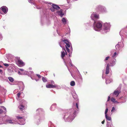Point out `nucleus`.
Here are the masks:
<instances>
[{
	"mask_svg": "<svg viewBox=\"0 0 127 127\" xmlns=\"http://www.w3.org/2000/svg\"><path fill=\"white\" fill-rule=\"evenodd\" d=\"M63 49H64V50L65 51V52L66 53V51H65V50L64 49V48L63 49Z\"/></svg>",
	"mask_w": 127,
	"mask_h": 127,
	"instance_id": "obj_60",
	"label": "nucleus"
},
{
	"mask_svg": "<svg viewBox=\"0 0 127 127\" xmlns=\"http://www.w3.org/2000/svg\"><path fill=\"white\" fill-rule=\"evenodd\" d=\"M5 123L7 124H16L13 119L9 118L7 119L5 121Z\"/></svg>",
	"mask_w": 127,
	"mask_h": 127,
	"instance_id": "obj_11",
	"label": "nucleus"
},
{
	"mask_svg": "<svg viewBox=\"0 0 127 127\" xmlns=\"http://www.w3.org/2000/svg\"><path fill=\"white\" fill-rule=\"evenodd\" d=\"M102 78L103 79H104V78H103V75H102Z\"/></svg>",
	"mask_w": 127,
	"mask_h": 127,
	"instance_id": "obj_63",
	"label": "nucleus"
},
{
	"mask_svg": "<svg viewBox=\"0 0 127 127\" xmlns=\"http://www.w3.org/2000/svg\"><path fill=\"white\" fill-rule=\"evenodd\" d=\"M66 47V50L67 52L69 53V57H71V54L72 53V46L71 47V49L70 51L69 49V48H68V47L66 46H65Z\"/></svg>",
	"mask_w": 127,
	"mask_h": 127,
	"instance_id": "obj_17",
	"label": "nucleus"
},
{
	"mask_svg": "<svg viewBox=\"0 0 127 127\" xmlns=\"http://www.w3.org/2000/svg\"><path fill=\"white\" fill-rule=\"evenodd\" d=\"M59 45H60V46L61 47H62V46H61V44H60V43H59Z\"/></svg>",
	"mask_w": 127,
	"mask_h": 127,
	"instance_id": "obj_62",
	"label": "nucleus"
},
{
	"mask_svg": "<svg viewBox=\"0 0 127 127\" xmlns=\"http://www.w3.org/2000/svg\"><path fill=\"white\" fill-rule=\"evenodd\" d=\"M30 72H31V73H33V71H30Z\"/></svg>",
	"mask_w": 127,
	"mask_h": 127,
	"instance_id": "obj_59",
	"label": "nucleus"
},
{
	"mask_svg": "<svg viewBox=\"0 0 127 127\" xmlns=\"http://www.w3.org/2000/svg\"><path fill=\"white\" fill-rule=\"evenodd\" d=\"M98 11H100L102 12H106V8L103 6H98L96 8Z\"/></svg>",
	"mask_w": 127,
	"mask_h": 127,
	"instance_id": "obj_8",
	"label": "nucleus"
},
{
	"mask_svg": "<svg viewBox=\"0 0 127 127\" xmlns=\"http://www.w3.org/2000/svg\"><path fill=\"white\" fill-rule=\"evenodd\" d=\"M116 62V60H114L112 62V63H111L110 66H114Z\"/></svg>",
	"mask_w": 127,
	"mask_h": 127,
	"instance_id": "obj_33",
	"label": "nucleus"
},
{
	"mask_svg": "<svg viewBox=\"0 0 127 127\" xmlns=\"http://www.w3.org/2000/svg\"><path fill=\"white\" fill-rule=\"evenodd\" d=\"M2 67V65H1L0 64V68H1Z\"/></svg>",
	"mask_w": 127,
	"mask_h": 127,
	"instance_id": "obj_61",
	"label": "nucleus"
},
{
	"mask_svg": "<svg viewBox=\"0 0 127 127\" xmlns=\"http://www.w3.org/2000/svg\"><path fill=\"white\" fill-rule=\"evenodd\" d=\"M69 63L70 64L71 66H72L73 65H72V64L71 60L70 59H69Z\"/></svg>",
	"mask_w": 127,
	"mask_h": 127,
	"instance_id": "obj_43",
	"label": "nucleus"
},
{
	"mask_svg": "<svg viewBox=\"0 0 127 127\" xmlns=\"http://www.w3.org/2000/svg\"><path fill=\"white\" fill-rule=\"evenodd\" d=\"M110 96H108V99L107 101H109L110 100Z\"/></svg>",
	"mask_w": 127,
	"mask_h": 127,
	"instance_id": "obj_53",
	"label": "nucleus"
},
{
	"mask_svg": "<svg viewBox=\"0 0 127 127\" xmlns=\"http://www.w3.org/2000/svg\"><path fill=\"white\" fill-rule=\"evenodd\" d=\"M124 46L123 42H119L116 46V49L117 50H119Z\"/></svg>",
	"mask_w": 127,
	"mask_h": 127,
	"instance_id": "obj_10",
	"label": "nucleus"
},
{
	"mask_svg": "<svg viewBox=\"0 0 127 127\" xmlns=\"http://www.w3.org/2000/svg\"><path fill=\"white\" fill-rule=\"evenodd\" d=\"M1 120V121H2L3 120H2L1 119H0V124H2V122H0L1 121H0Z\"/></svg>",
	"mask_w": 127,
	"mask_h": 127,
	"instance_id": "obj_58",
	"label": "nucleus"
},
{
	"mask_svg": "<svg viewBox=\"0 0 127 127\" xmlns=\"http://www.w3.org/2000/svg\"><path fill=\"white\" fill-rule=\"evenodd\" d=\"M20 85L19 86L20 90L22 91L24 89L25 86L24 83L22 82H20Z\"/></svg>",
	"mask_w": 127,
	"mask_h": 127,
	"instance_id": "obj_18",
	"label": "nucleus"
},
{
	"mask_svg": "<svg viewBox=\"0 0 127 127\" xmlns=\"http://www.w3.org/2000/svg\"><path fill=\"white\" fill-rule=\"evenodd\" d=\"M102 27V24L100 22H96L95 20L94 21L93 28L96 31H99L101 30Z\"/></svg>",
	"mask_w": 127,
	"mask_h": 127,
	"instance_id": "obj_2",
	"label": "nucleus"
},
{
	"mask_svg": "<svg viewBox=\"0 0 127 127\" xmlns=\"http://www.w3.org/2000/svg\"><path fill=\"white\" fill-rule=\"evenodd\" d=\"M63 10H61L60 11L58 10L57 11V13L61 17H62L64 14L63 13Z\"/></svg>",
	"mask_w": 127,
	"mask_h": 127,
	"instance_id": "obj_20",
	"label": "nucleus"
},
{
	"mask_svg": "<svg viewBox=\"0 0 127 127\" xmlns=\"http://www.w3.org/2000/svg\"><path fill=\"white\" fill-rule=\"evenodd\" d=\"M65 55V53L64 51H63L61 52V57L62 58H63Z\"/></svg>",
	"mask_w": 127,
	"mask_h": 127,
	"instance_id": "obj_36",
	"label": "nucleus"
},
{
	"mask_svg": "<svg viewBox=\"0 0 127 127\" xmlns=\"http://www.w3.org/2000/svg\"><path fill=\"white\" fill-rule=\"evenodd\" d=\"M1 107L2 109L3 110H4L5 111H6V108H5L4 106H2Z\"/></svg>",
	"mask_w": 127,
	"mask_h": 127,
	"instance_id": "obj_46",
	"label": "nucleus"
},
{
	"mask_svg": "<svg viewBox=\"0 0 127 127\" xmlns=\"http://www.w3.org/2000/svg\"><path fill=\"white\" fill-rule=\"evenodd\" d=\"M17 64L20 66H23L25 65V64L19 57H17L16 60Z\"/></svg>",
	"mask_w": 127,
	"mask_h": 127,
	"instance_id": "obj_7",
	"label": "nucleus"
},
{
	"mask_svg": "<svg viewBox=\"0 0 127 127\" xmlns=\"http://www.w3.org/2000/svg\"><path fill=\"white\" fill-rule=\"evenodd\" d=\"M42 80L44 82H46L47 81L46 78L44 77H43L42 78Z\"/></svg>",
	"mask_w": 127,
	"mask_h": 127,
	"instance_id": "obj_39",
	"label": "nucleus"
},
{
	"mask_svg": "<svg viewBox=\"0 0 127 127\" xmlns=\"http://www.w3.org/2000/svg\"><path fill=\"white\" fill-rule=\"evenodd\" d=\"M106 126L107 127H113L111 122L109 123L107 122Z\"/></svg>",
	"mask_w": 127,
	"mask_h": 127,
	"instance_id": "obj_26",
	"label": "nucleus"
},
{
	"mask_svg": "<svg viewBox=\"0 0 127 127\" xmlns=\"http://www.w3.org/2000/svg\"><path fill=\"white\" fill-rule=\"evenodd\" d=\"M111 100L112 102L114 103L118 104L119 103V102L117 101V100H116L113 97H112L111 98Z\"/></svg>",
	"mask_w": 127,
	"mask_h": 127,
	"instance_id": "obj_24",
	"label": "nucleus"
},
{
	"mask_svg": "<svg viewBox=\"0 0 127 127\" xmlns=\"http://www.w3.org/2000/svg\"><path fill=\"white\" fill-rule=\"evenodd\" d=\"M2 39V36L1 34L0 33V40H1Z\"/></svg>",
	"mask_w": 127,
	"mask_h": 127,
	"instance_id": "obj_51",
	"label": "nucleus"
},
{
	"mask_svg": "<svg viewBox=\"0 0 127 127\" xmlns=\"http://www.w3.org/2000/svg\"><path fill=\"white\" fill-rule=\"evenodd\" d=\"M72 95L74 98L75 99H77V100H78V99L77 98V95L75 93V92L73 93V94H72Z\"/></svg>",
	"mask_w": 127,
	"mask_h": 127,
	"instance_id": "obj_25",
	"label": "nucleus"
},
{
	"mask_svg": "<svg viewBox=\"0 0 127 127\" xmlns=\"http://www.w3.org/2000/svg\"><path fill=\"white\" fill-rule=\"evenodd\" d=\"M109 57H106V58L104 60V61L107 60L108 59H109Z\"/></svg>",
	"mask_w": 127,
	"mask_h": 127,
	"instance_id": "obj_55",
	"label": "nucleus"
},
{
	"mask_svg": "<svg viewBox=\"0 0 127 127\" xmlns=\"http://www.w3.org/2000/svg\"><path fill=\"white\" fill-rule=\"evenodd\" d=\"M3 73V71L2 70L0 69V73L1 74H2Z\"/></svg>",
	"mask_w": 127,
	"mask_h": 127,
	"instance_id": "obj_56",
	"label": "nucleus"
},
{
	"mask_svg": "<svg viewBox=\"0 0 127 127\" xmlns=\"http://www.w3.org/2000/svg\"><path fill=\"white\" fill-rule=\"evenodd\" d=\"M76 106L77 109H71L69 110L68 113L65 114L63 117L65 121L71 122L74 119L76 116V113L79 110L78 103H76Z\"/></svg>",
	"mask_w": 127,
	"mask_h": 127,
	"instance_id": "obj_1",
	"label": "nucleus"
},
{
	"mask_svg": "<svg viewBox=\"0 0 127 127\" xmlns=\"http://www.w3.org/2000/svg\"><path fill=\"white\" fill-rule=\"evenodd\" d=\"M8 72H10V73H12L13 72V70L12 69V70L8 69Z\"/></svg>",
	"mask_w": 127,
	"mask_h": 127,
	"instance_id": "obj_42",
	"label": "nucleus"
},
{
	"mask_svg": "<svg viewBox=\"0 0 127 127\" xmlns=\"http://www.w3.org/2000/svg\"><path fill=\"white\" fill-rule=\"evenodd\" d=\"M105 118L107 120L111 121V118L110 117L108 116L107 115H105Z\"/></svg>",
	"mask_w": 127,
	"mask_h": 127,
	"instance_id": "obj_32",
	"label": "nucleus"
},
{
	"mask_svg": "<svg viewBox=\"0 0 127 127\" xmlns=\"http://www.w3.org/2000/svg\"><path fill=\"white\" fill-rule=\"evenodd\" d=\"M108 111V107H106V108L105 109V115H107V113Z\"/></svg>",
	"mask_w": 127,
	"mask_h": 127,
	"instance_id": "obj_40",
	"label": "nucleus"
},
{
	"mask_svg": "<svg viewBox=\"0 0 127 127\" xmlns=\"http://www.w3.org/2000/svg\"><path fill=\"white\" fill-rule=\"evenodd\" d=\"M62 40L66 44V46H67L68 48H69L70 47V45H71V44L68 40L66 39L63 40L62 39Z\"/></svg>",
	"mask_w": 127,
	"mask_h": 127,
	"instance_id": "obj_16",
	"label": "nucleus"
},
{
	"mask_svg": "<svg viewBox=\"0 0 127 127\" xmlns=\"http://www.w3.org/2000/svg\"><path fill=\"white\" fill-rule=\"evenodd\" d=\"M52 7L55 9L56 10H59L60 8V7L59 6L55 4H53Z\"/></svg>",
	"mask_w": 127,
	"mask_h": 127,
	"instance_id": "obj_22",
	"label": "nucleus"
},
{
	"mask_svg": "<svg viewBox=\"0 0 127 127\" xmlns=\"http://www.w3.org/2000/svg\"><path fill=\"white\" fill-rule=\"evenodd\" d=\"M17 118L18 120L17 123L20 125H24L25 124V120L23 117L20 116H17Z\"/></svg>",
	"mask_w": 127,
	"mask_h": 127,
	"instance_id": "obj_5",
	"label": "nucleus"
},
{
	"mask_svg": "<svg viewBox=\"0 0 127 127\" xmlns=\"http://www.w3.org/2000/svg\"><path fill=\"white\" fill-rule=\"evenodd\" d=\"M54 88L57 89H60L61 88V87L57 85H54Z\"/></svg>",
	"mask_w": 127,
	"mask_h": 127,
	"instance_id": "obj_34",
	"label": "nucleus"
},
{
	"mask_svg": "<svg viewBox=\"0 0 127 127\" xmlns=\"http://www.w3.org/2000/svg\"><path fill=\"white\" fill-rule=\"evenodd\" d=\"M54 85L51 84H48L46 86V87L47 88H54Z\"/></svg>",
	"mask_w": 127,
	"mask_h": 127,
	"instance_id": "obj_23",
	"label": "nucleus"
},
{
	"mask_svg": "<svg viewBox=\"0 0 127 127\" xmlns=\"http://www.w3.org/2000/svg\"><path fill=\"white\" fill-rule=\"evenodd\" d=\"M21 95V93H19L17 94V96L18 98H19Z\"/></svg>",
	"mask_w": 127,
	"mask_h": 127,
	"instance_id": "obj_45",
	"label": "nucleus"
},
{
	"mask_svg": "<svg viewBox=\"0 0 127 127\" xmlns=\"http://www.w3.org/2000/svg\"><path fill=\"white\" fill-rule=\"evenodd\" d=\"M110 27L109 23H106L104 24L103 26V29L101 32L103 33H106L109 31Z\"/></svg>",
	"mask_w": 127,
	"mask_h": 127,
	"instance_id": "obj_3",
	"label": "nucleus"
},
{
	"mask_svg": "<svg viewBox=\"0 0 127 127\" xmlns=\"http://www.w3.org/2000/svg\"><path fill=\"white\" fill-rule=\"evenodd\" d=\"M116 110L115 109V108L114 107H113L111 110V112H113Z\"/></svg>",
	"mask_w": 127,
	"mask_h": 127,
	"instance_id": "obj_41",
	"label": "nucleus"
},
{
	"mask_svg": "<svg viewBox=\"0 0 127 127\" xmlns=\"http://www.w3.org/2000/svg\"><path fill=\"white\" fill-rule=\"evenodd\" d=\"M3 64L5 66H9L8 64L6 63L4 64Z\"/></svg>",
	"mask_w": 127,
	"mask_h": 127,
	"instance_id": "obj_50",
	"label": "nucleus"
},
{
	"mask_svg": "<svg viewBox=\"0 0 127 127\" xmlns=\"http://www.w3.org/2000/svg\"><path fill=\"white\" fill-rule=\"evenodd\" d=\"M91 17L92 20H95V19H98L99 18V15L98 14H96L95 13H94L92 14Z\"/></svg>",
	"mask_w": 127,
	"mask_h": 127,
	"instance_id": "obj_13",
	"label": "nucleus"
},
{
	"mask_svg": "<svg viewBox=\"0 0 127 127\" xmlns=\"http://www.w3.org/2000/svg\"><path fill=\"white\" fill-rule=\"evenodd\" d=\"M81 80H82V77H81Z\"/></svg>",
	"mask_w": 127,
	"mask_h": 127,
	"instance_id": "obj_64",
	"label": "nucleus"
},
{
	"mask_svg": "<svg viewBox=\"0 0 127 127\" xmlns=\"http://www.w3.org/2000/svg\"><path fill=\"white\" fill-rule=\"evenodd\" d=\"M62 21L63 24H65L67 21L66 18H64L62 19Z\"/></svg>",
	"mask_w": 127,
	"mask_h": 127,
	"instance_id": "obj_27",
	"label": "nucleus"
},
{
	"mask_svg": "<svg viewBox=\"0 0 127 127\" xmlns=\"http://www.w3.org/2000/svg\"><path fill=\"white\" fill-rule=\"evenodd\" d=\"M109 65L108 64L106 67L105 73L106 74H107L109 73Z\"/></svg>",
	"mask_w": 127,
	"mask_h": 127,
	"instance_id": "obj_21",
	"label": "nucleus"
},
{
	"mask_svg": "<svg viewBox=\"0 0 127 127\" xmlns=\"http://www.w3.org/2000/svg\"><path fill=\"white\" fill-rule=\"evenodd\" d=\"M112 80L111 79H106V84H109L110 83V82H111L112 81Z\"/></svg>",
	"mask_w": 127,
	"mask_h": 127,
	"instance_id": "obj_29",
	"label": "nucleus"
},
{
	"mask_svg": "<svg viewBox=\"0 0 127 127\" xmlns=\"http://www.w3.org/2000/svg\"><path fill=\"white\" fill-rule=\"evenodd\" d=\"M125 92H124L125 96L123 97L124 99V101L122 102V103L125 102L126 101V98L127 97V86H126L125 88Z\"/></svg>",
	"mask_w": 127,
	"mask_h": 127,
	"instance_id": "obj_15",
	"label": "nucleus"
},
{
	"mask_svg": "<svg viewBox=\"0 0 127 127\" xmlns=\"http://www.w3.org/2000/svg\"><path fill=\"white\" fill-rule=\"evenodd\" d=\"M56 106L57 104L56 103H54L53 104L50 108V110L52 111L54 110L56 107Z\"/></svg>",
	"mask_w": 127,
	"mask_h": 127,
	"instance_id": "obj_19",
	"label": "nucleus"
},
{
	"mask_svg": "<svg viewBox=\"0 0 127 127\" xmlns=\"http://www.w3.org/2000/svg\"><path fill=\"white\" fill-rule=\"evenodd\" d=\"M43 111L42 109L41 108H39L36 110V112L37 113H41Z\"/></svg>",
	"mask_w": 127,
	"mask_h": 127,
	"instance_id": "obj_28",
	"label": "nucleus"
},
{
	"mask_svg": "<svg viewBox=\"0 0 127 127\" xmlns=\"http://www.w3.org/2000/svg\"><path fill=\"white\" fill-rule=\"evenodd\" d=\"M48 126L49 127H55L53 125V124L51 122H49L48 123Z\"/></svg>",
	"mask_w": 127,
	"mask_h": 127,
	"instance_id": "obj_31",
	"label": "nucleus"
},
{
	"mask_svg": "<svg viewBox=\"0 0 127 127\" xmlns=\"http://www.w3.org/2000/svg\"><path fill=\"white\" fill-rule=\"evenodd\" d=\"M19 70L22 71V72L25 73V72H24L25 71H24V70L23 69L20 68L19 69Z\"/></svg>",
	"mask_w": 127,
	"mask_h": 127,
	"instance_id": "obj_47",
	"label": "nucleus"
},
{
	"mask_svg": "<svg viewBox=\"0 0 127 127\" xmlns=\"http://www.w3.org/2000/svg\"><path fill=\"white\" fill-rule=\"evenodd\" d=\"M70 85L71 86H74L75 85V83L74 81H71L70 82Z\"/></svg>",
	"mask_w": 127,
	"mask_h": 127,
	"instance_id": "obj_35",
	"label": "nucleus"
},
{
	"mask_svg": "<svg viewBox=\"0 0 127 127\" xmlns=\"http://www.w3.org/2000/svg\"><path fill=\"white\" fill-rule=\"evenodd\" d=\"M120 92V90H118L117 89L114 91L113 94H111L110 96H111L112 95H113L115 96V97H117L118 96Z\"/></svg>",
	"mask_w": 127,
	"mask_h": 127,
	"instance_id": "obj_12",
	"label": "nucleus"
},
{
	"mask_svg": "<svg viewBox=\"0 0 127 127\" xmlns=\"http://www.w3.org/2000/svg\"><path fill=\"white\" fill-rule=\"evenodd\" d=\"M24 72L25 73L23 72H22V73H21L20 71H18V73L19 75L26 74L28 73V72L27 71H25Z\"/></svg>",
	"mask_w": 127,
	"mask_h": 127,
	"instance_id": "obj_30",
	"label": "nucleus"
},
{
	"mask_svg": "<svg viewBox=\"0 0 127 127\" xmlns=\"http://www.w3.org/2000/svg\"><path fill=\"white\" fill-rule=\"evenodd\" d=\"M35 117L36 119H37L39 122L41 120H44V116H41V115H36L35 116Z\"/></svg>",
	"mask_w": 127,
	"mask_h": 127,
	"instance_id": "obj_14",
	"label": "nucleus"
},
{
	"mask_svg": "<svg viewBox=\"0 0 127 127\" xmlns=\"http://www.w3.org/2000/svg\"><path fill=\"white\" fill-rule=\"evenodd\" d=\"M55 9L52 7V8H50V10L51 11H55Z\"/></svg>",
	"mask_w": 127,
	"mask_h": 127,
	"instance_id": "obj_44",
	"label": "nucleus"
},
{
	"mask_svg": "<svg viewBox=\"0 0 127 127\" xmlns=\"http://www.w3.org/2000/svg\"><path fill=\"white\" fill-rule=\"evenodd\" d=\"M105 120H103V121H102L101 122L102 124H103L104 123Z\"/></svg>",
	"mask_w": 127,
	"mask_h": 127,
	"instance_id": "obj_57",
	"label": "nucleus"
},
{
	"mask_svg": "<svg viewBox=\"0 0 127 127\" xmlns=\"http://www.w3.org/2000/svg\"><path fill=\"white\" fill-rule=\"evenodd\" d=\"M27 103L26 101L24 100H22L20 102V105L18 106V108L21 110L25 109V105Z\"/></svg>",
	"mask_w": 127,
	"mask_h": 127,
	"instance_id": "obj_4",
	"label": "nucleus"
},
{
	"mask_svg": "<svg viewBox=\"0 0 127 127\" xmlns=\"http://www.w3.org/2000/svg\"><path fill=\"white\" fill-rule=\"evenodd\" d=\"M37 76L39 78H40L41 77V76L39 74H37Z\"/></svg>",
	"mask_w": 127,
	"mask_h": 127,
	"instance_id": "obj_52",
	"label": "nucleus"
},
{
	"mask_svg": "<svg viewBox=\"0 0 127 127\" xmlns=\"http://www.w3.org/2000/svg\"><path fill=\"white\" fill-rule=\"evenodd\" d=\"M8 79L9 81L11 82H12L14 81V79L13 78L11 77H9L8 78Z\"/></svg>",
	"mask_w": 127,
	"mask_h": 127,
	"instance_id": "obj_37",
	"label": "nucleus"
},
{
	"mask_svg": "<svg viewBox=\"0 0 127 127\" xmlns=\"http://www.w3.org/2000/svg\"><path fill=\"white\" fill-rule=\"evenodd\" d=\"M50 83L51 84H54V82L53 80H51L50 81Z\"/></svg>",
	"mask_w": 127,
	"mask_h": 127,
	"instance_id": "obj_48",
	"label": "nucleus"
},
{
	"mask_svg": "<svg viewBox=\"0 0 127 127\" xmlns=\"http://www.w3.org/2000/svg\"><path fill=\"white\" fill-rule=\"evenodd\" d=\"M7 8L5 6L1 7L0 8V13L1 14H5L8 11Z\"/></svg>",
	"mask_w": 127,
	"mask_h": 127,
	"instance_id": "obj_6",
	"label": "nucleus"
},
{
	"mask_svg": "<svg viewBox=\"0 0 127 127\" xmlns=\"http://www.w3.org/2000/svg\"><path fill=\"white\" fill-rule=\"evenodd\" d=\"M3 110L1 108L0 109V114H1L3 113Z\"/></svg>",
	"mask_w": 127,
	"mask_h": 127,
	"instance_id": "obj_49",
	"label": "nucleus"
},
{
	"mask_svg": "<svg viewBox=\"0 0 127 127\" xmlns=\"http://www.w3.org/2000/svg\"><path fill=\"white\" fill-rule=\"evenodd\" d=\"M28 1L29 2L31 3L32 4H33V3L31 2V0H28Z\"/></svg>",
	"mask_w": 127,
	"mask_h": 127,
	"instance_id": "obj_54",
	"label": "nucleus"
},
{
	"mask_svg": "<svg viewBox=\"0 0 127 127\" xmlns=\"http://www.w3.org/2000/svg\"><path fill=\"white\" fill-rule=\"evenodd\" d=\"M118 54L116 52H115L114 53L113 55L112 56V57L113 58H115L118 55Z\"/></svg>",
	"mask_w": 127,
	"mask_h": 127,
	"instance_id": "obj_38",
	"label": "nucleus"
},
{
	"mask_svg": "<svg viewBox=\"0 0 127 127\" xmlns=\"http://www.w3.org/2000/svg\"><path fill=\"white\" fill-rule=\"evenodd\" d=\"M98 11H100L102 12H106V8L103 6H98L96 8Z\"/></svg>",
	"mask_w": 127,
	"mask_h": 127,
	"instance_id": "obj_9",
	"label": "nucleus"
}]
</instances>
